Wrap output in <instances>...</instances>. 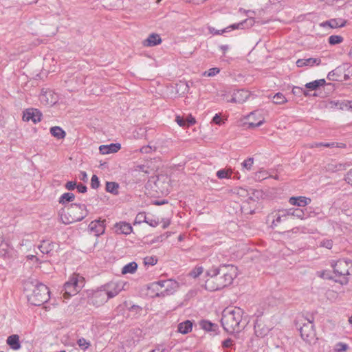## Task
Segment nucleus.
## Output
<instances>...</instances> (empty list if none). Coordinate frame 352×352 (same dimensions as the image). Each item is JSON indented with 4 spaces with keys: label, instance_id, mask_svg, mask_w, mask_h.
<instances>
[{
    "label": "nucleus",
    "instance_id": "obj_1",
    "mask_svg": "<svg viewBox=\"0 0 352 352\" xmlns=\"http://www.w3.org/2000/svg\"><path fill=\"white\" fill-rule=\"evenodd\" d=\"M236 267L232 265H212L206 272L208 278L205 281V289L215 292L230 285L236 276Z\"/></svg>",
    "mask_w": 352,
    "mask_h": 352
},
{
    "label": "nucleus",
    "instance_id": "obj_2",
    "mask_svg": "<svg viewBox=\"0 0 352 352\" xmlns=\"http://www.w3.org/2000/svg\"><path fill=\"white\" fill-rule=\"evenodd\" d=\"M243 310L239 307L224 309L221 324L225 331L230 334L241 331L247 324L243 321Z\"/></svg>",
    "mask_w": 352,
    "mask_h": 352
},
{
    "label": "nucleus",
    "instance_id": "obj_3",
    "mask_svg": "<svg viewBox=\"0 0 352 352\" xmlns=\"http://www.w3.org/2000/svg\"><path fill=\"white\" fill-rule=\"evenodd\" d=\"M25 290H32V294H28V300L32 305L41 306L50 300L48 287L36 280L27 282Z\"/></svg>",
    "mask_w": 352,
    "mask_h": 352
},
{
    "label": "nucleus",
    "instance_id": "obj_4",
    "mask_svg": "<svg viewBox=\"0 0 352 352\" xmlns=\"http://www.w3.org/2000/svg\"><path fill=\"white\" fill-rule=\"evenodd\" d=\"M87 206L82 204H72L67 213L61 216L62 222L68 225L83 220L88 215Z\"/></svg>",
    "mask_w": 352,
    "mask_h": 352
},
{
    "label": "nucleus",
    "instance_id": "obj_5",
    "mask_svg": "<svg viewBox=\"0 0 352 352\" xmlns=\"http://www.w3.org/2000/svg\"><path fill=\"white\" fill-rule=\"evenodd\" d=\"M84 280L82 276L74 274L69 280L64 284L63 288L61 290L63 297L68 299L78 293L84 285Z\"/></svg>",
    "mask_w": 352,
    "mask_h": 352
},
{
    "label": "nucleus",
    "instance_id": "obj_6",
    "mask_svg": "<svg viewBox=\"0 0 352 352\" xmlns=\"http://www.w3.org/2000/svg\"><path fill=\"white\" fill-rule=\"evenodd\" d=\"M302 339L308 344L313 345L317 342L318 338L314 324V317L307 319V323H303L299 329Z\"/></svg>",
    "mask_w": 352,
    "mask_h": 352
},
{
    "label": "nucleus",
    "instance_id": "obj_7",
    "mask_svg": "<svg viewBox=\"0 0 352 352\" xmlns=\"http://www.w3.org/2000/svg\"><path fill=\"white\" fill-rule=\"evenodd\" d=\"M109 299L107 292L100 287L92 293V296L89 298L88 302L89 305L98 307L107 302Z\"/></svg>",
    "mask_w": 352,
    "mask_h": 352
},
{
    "label": "nucleus",
    "instance_id": "obj_8",
    "mask_svg": "<svg viewBox=\"0 0 352 352\" xmlns=\"http://www.w3.org/2000/svg\"><path fill=\"white\" fill-rule=\"evenodd\" d=\"M42 116V113L38 109L28 108L23 112V120L25 122L31 120L36 124L41 122Z\"/></svg>",
    "mask_w": 352,
    "mask_h": 352
},
{
    "label": "nucleus",
    "instance_id": "obj_9",
    "mask_svg": "<svg viewBox=\"0 0 352 352\" xmlns=\"http://www.w3.org/2000/svg\"><path fill=\"white\" fill-rule=\"evenodd\" d=\"M106 219H100L91 221L89 224L88 229L91 232H94L95 236H99L105 232Z\"/></svg>",
    "mask_w": 352,
    "mask_h": 352
},
{
    "label": "nucleus",
    "instance_id": "obj_10",
    "mask_svg": "<svg viewBox=\"0 0 352 352\" xmlns=\"http://www.w3.org/2000/svg\"><path fill=\"white\" fill-rule=\"evenodd\" d=\"M101 288L104 289V291L107 292V295L110 299L118 295L123 289V286L121 285V284L119 283L110 282L104 285H102Z\"/></svg>",
    "mask_w": 352,
    "mask_h": 352
},
{
    "label": "nucleus",
    "instance_id": "obj_11",
    "mask_svg": "<svg viewBox=\"0 0 352 352\" xmlns=\"http://www.w3.org/2000/svg\"><path fill=\"white\" fill-rule=\"evenodd\" d=\"M254 19L253 18L246 19L238 23H234L223 30H221V32H228L230 30H244L245 28H250L252 27L254 24Z\"/></svg>",
    "mask_w": 352,
    "mask_h": 352
},
{
    "label": "nucleus",
    "instance_id": "obj_12",
    "mask_svg": "<svg viewBox=\"0 0 352 352\" xmlns=\"http://www.w3.org/2000/svg\"><path fill=\"white\" fill-rule=\"evenodd\" d=\"M347 23V20L342 18L331 19L329 20L323 21L320 24V26L326 28L329 27L330 28H343Z\"/></svg>",
    "mask_w": 352,
    "mask_h": 352
},
{
    "label": "nucleus",
    "instance_id": "obj_13",
    "mask_svg": "<svg viewBox=\"0 0 352 352\" xmlns=\"http://www.w3.org/2000/svg\"><path fill=\"white\" fill-rule=\"evenodd\" d=\"M199 325L203 330L207 332H211L214 335H217L219 333V325L216 323L212 322L210 320L205 319L201 320L199 322Z\"/></svg>",
    "mask_w": 352,
    "mask_h": 352
},
{
    "label": "nucleus",
    "instance_id": "obj_14",
    "mask_svg": "<svg viewBox=\"0 0 352 352\" xmlns=\"http://www.w3.org/2000/svg\"><path fill=\"white\" fill-rule=\"evenodd\" d=\"M114 230L118 234L128 235L133 231V228L130 223L125 221H120L114 225Z\"/></svg>",
    "mask_w": 352,
    "mask_h": 352
},
{
    "label": "nucleus",
    "instance_id": "obj_15",
    "mask_svg": "<svg viewBox=\"0 0 352 352\" xmlns=\"http://www.w3.org/2000/svg\"><path fill=\"white\" fill-rule=\"evenodd\" d=\"M56 244L50 240H43L41 244L38 245V249L43 254H45L50 256L54 254V248Z\"/></svg>",
    "mask_w": 352,
    "mask_h": 352
},
{
    "label": "nucleus",
    "instance_id": "obj_16",
    "mask_svg": "<svg viewBox=\"0 0 352 352\" xmlns=\"http://www.w3.org/2000/svg\"><path fill=\"white\" fill-rule=\"evenodd\" d=\"M249 96L250 94L248 91L244 89L237 90L233 93L230 102L235 103H243L249 98Z\"/></svg>",
    "mask_w": 352,
    "mask_h": 352
},
{
    "label": "nucleus",
    "instance_id": "obj_17",
    "mask_svg": "<svg viewBox=\"0 0 352 352\" xmlns=\"http://www.w3.org/2000/svg\"><path fill=\"white\" fill-rule=\"evenodd\" d=\"M254 330L255 335L261 338L265 336L270 331V329L265 327L258 318L254 322Z\"/></svg>",
    "mask_w": 352,
    "mask_h": 352
},
{
    "label": "nucleus",
    "instance_id": "obj_18",
    "mask_svg": "<svg viewBox=\"0 0 352 352\" xmlns=\"http://www.w3.org/2000/svg\"><path fill=\"white\" fill-rule=\"evenodd\" d=\"M162 40L160 34L152 33L148 35L147 38L143 41L142 44L145 47H153L162 43Z\"/></svg>",
    "mask_w": 352,
    "mask_h": 352
},
{
    "label": "nucleus",
    "instance_id": "obj_19",
    "mask_svg": "<svg viewBox=\"0 0 352 352\" xmlns=\"http://www.w3.org/2000/svg\"><path fill=\"white\" fill-rule=\"evenodd\" d=\"M121 148L119 143H111L107 145H100L99 147L100 153L102 155L114 153L118 152Z\"/></svg>",
    "mask_w": 352,
    "mask_h": 352
},
{
    "label": "nucleus",
    "instance_id": "obj_20",
    "mask_svg": "<svg viewBox=\"0 0 352 352\" xmlns=\"http://www.w3.org/2000/svg\"><path fill=\"white\" fill-rule=\"evenodd\" d=\"M285 214H283L280 210L277 211H274L269 214L268 218L272 219L271 228L274 229L277 227L281 222L285 220L284 217Z\"/></svg>",
    "mask_w": 352,
    "mask_h": 352
},
{
    "label": "nucleus",
    "instance_id": "obj_21",
    "mask_svg": "<svg viewBox=\"0 0 352 352\" xmlns=\"http://www.w3.org/2000/svg\"><path fill=\"white\" fill-rule=\"evenodd\" d=\"M289 202L294 206L304 207L311 202V199L302 196L292 197L289 198Z\"/></svg>",
    "mask_w": 352,
    "mask_h": 352
},
{
    "label": "nucleus",
    "instance_id": "obj_22",
    "mask_svg": "<svg viewBox=\"0 0 352 352\" xmlns=\"http://www.w3.org/2000/svg\"><path fill=\"white\" fill-rule=\"evenodd\" d=\"M343 265V262H334L333 261L331 263V267L333 269V272L336 274L338 276H347L352 274V265L346 270H344V271H340L338 267H340L341 265Z\"/></svg>",
    "mask_w": 352,
    "mask_h": 352
},
{
    "label": "nucleus",
    "instance_id": "obj_23",
    "mask_svg": "<svg viewBox=\"0 0 352 352\" xmlns=\"http://www.w3.org/2000/svg\"><path fill=\"white\" fill-rule=\"evenodd\" d=\"M194 322L190 320H186L184 322H180L177 325L178 332L182 334H187L192 331Z\"/></svg>",
    "mask_w": 352,
    "mask_h": 352
},
{
    "label": "nucleus",
    "instance_id": "obj_24",
    "mask_svg": "<svg viewBox=\"0 0 352 352\" xmlns=\"http://www.w3.org/2000/svg\"><path fill=\"white\" fill-rule=\"evenodd\" d=\"M6 342L8 346L13 350H19L21 346L19 336L16 334L8 336Z\"/></svg>",
    "mask_w": 352,
    "mask_h": 352
},
{
    "label": "nucleus",
    "instance_id": "obj_25",
    "mask_svg": "<svg viewBox=\"0 0 352 352\" xmlns=\"http://www.w3.org/2000/svg\"><path fill=\"white\" fill-rule=\"evenodd\" d=\"M51 135L58 140L64 139L66 136L65 131L60 126H52L50 129Z\"/></svg>",
    "mask_w": 352,
    "mask_h": 352
},
{
    "label": "nucleus",
    "instance_id": "obj_26",
    "mask_svg": "<svg viewBox=\"0 0 352 352\" xmlns=\"http://www.w3.org/2000/svg\"><path fill=\"white\" fill-rule=\"evenodd\" d=\"M326 85V81L324 79H319L310 82H307L305 87L306 89L316 91L318 90L320 87H322Z\"/></svg>",
    "mask_w": 352,
    "mask_h": 352
},
{
    "label": "nucleus",
    "instance_id": "obj_27",
    "mask_svg": "<svg viewBox=\"0 0 352 352\" xmlns=\"http://www.w3.org/2000/svg\"><path fill=\"white\" fill-rule=\"evenodd\" d=\"M138 269V264L133 261L126 265H125L122 269V274H134Z\"/></svg>",
    "mask_w": 352,
    "mask_h": 352
},
{
    "label": "nucleus",
    "instance_id": "obj_28",
    "mask_svg": "<svg viewBox=\"0 0 352 352\" xmlns=\"http://www.w3.org/2000/svg\"><path fill=\"white\" fill-rule=\"evenodd\" d=\"M106 190L114 195L119 194V184L114 182H106Z\"/></svg>",
    "mask_w": 352,
    "mask_h": 352
},
{
    "label": "nucleus",
    "instance_id": "obj_29",
    "mask_svg": "<svg viewBox=\"0 0 352 352\" xmlns=\"http://www.w3.org/2000/svg\"><path fill=\"white\" fill-rule=\"evenodd\" d=\"M75 195L72 192L63 193L59 198L58 202L62 205H65L74 200Z\"/></svg>",
    "mask_w": 352,
    "mask_h": 352
},
{
    "label": "nucleus",
    "instance_id": "obj_30",
    "mask_svg": "<svg viewBox=\"0 0 352 352\" xmlns=\"http://www.w3.org/2000/svg\"><path fill=\"white\" fill-rule=\"evenodd\" d=\"M170 284H173V282L171 280H159L157 282L153 283L151 284V286L153 287L160 286L161 287H165L164 292L166 294H168V287Z\"/></svg>",
    "mask_w": 352,
    "mask_h": 352
},
{
    "label": "nucleus",
    "instance_id": "obj_31",
    "mask_svg": "<svg viewBox=\"0 0 352 352\" xmlns=\"http://www.w3.org/2000/svg\"><path fill=\"white\" fill-rule=\"evenodd\" d=\"M294 217L300 219H305L309 217L307 208L302 210L300 208L294 209Z\"/></svg>",
    "mask_w": 352,
    "mask_h": 352
},
{
    "label": "nucleus",
    "instance_id": "obj_32",
    "mask_svg": "<svg viewBox=\"0 0 352 352\" xmlns=\"http://www.w3.org/2000/svg\"><path fill=\"white\" fill-rule=\"evenodd\" d=\"M221 346L223 347V349H224L226 350L225 352H230V351L228 350V349H235L234 342L232 339H231L230 338L222 341Z\"/></svg>",
    "mask_w": 352,
    "mask_h": 352
},
{
    "label": "nucleus",
    "instance_id": "obj_33",
    "mask_svg": "<svg viewBox=\"0 0 352 352\" xmlns=\"http://www.w3.org/2000/svg\"><path fill=\"white\" fill-rule=\"evenodd\" d=\"M344 38L340 35H331L328 38V42L331 45L340 44L343 41Z\"/></svg>",
    "mask_w": 352,
    "mask_h": 352
},
{
    "label": "nucleus",
    "instance_id": "obj_34",
    "mask_svg": "<svg viewBox=\"0 0 352 352\" xmlns=\"http://www.w3.org/2000/svg\"><path fill=\"white\" fill-rule=\"evenodd\" d=\"M339 72H341V69H340V67H337L336 69L332 70L330 72H329V74H327V78L329 80H333V81H338V80H340L338 78V77L340 76L338 74Z\"/></svg>",
    "mask_w": 352,
    "mask_h": 352
},
{
    "label": "nucleus",
    "instance_id": "obj_35",
    "mask_svg": "<svg viewBox=\"0 0 352 352\" xmlns=\"http://www.w3.org/2000/svg\"><path fill=\"white\" fill-rule=\"evenodd\" d=\"M273 99H274V103L275 104H284L285 102H287V100L285 97V96L282 94V93H276L274 97H273Z\"/></svg>",
    "mask_w": 352,
    "mask_h": 352
},
{
    "label": "nucleus",
    "instance_id": "obj_36",
    "mask_svg": "<svg viewBox=\"0 0 352 352\" xmlns=\"http://www.w3.org/2000/svg\"><path fill=\"white\" fill-rule=\"evenodd\" d=\"M305 65L313 67L314 65H319L321 63V59L319 58H305Z\"/></svg>",
    "mask_w": 352,
    "mask_h": 352
},
{
    "label": "nucleus",
    "instance_id": "obj_37",
    "mask_svg": "<svg viewBox=\"0 0 352 352\" xmlns=\"http://www.w3.org/2000/svg\"><path fill=\"white\" fill-rule=\"evenodd\" d=\"M204 272V267L202 266L197 265L189 273V276L194 278H197Z\"/></svg>",
    "mask_w": 352,
    "mask_h": 352
},
{
    "label": "nucleus",
    "instance_id": "obj_38",
    "mask_svg": "<svg viewBox=\"0 0 352 352\" xmlns=\"http://www.w3.org/2000/svg\"><path fill=\"white\" fill-rule=\"evenodd\" d=\"M349 348V346L347 344L340 342L335 345L334 350L336 352H344L348 350Z\"/></svg>",
    "mask_w": 352,
    "mask_h": 352
},
{
    "label": "nucleus",
    "instance_id": "obj_39",
    "mask_svg": "<svg viewBox=\"0 0 352 352\" xmlns=\"http://www.w3.org/2000/svg\"><path fill=\"white\" fill-rule=\"evenodd\" d=\"M217 177L219 179L230 178L231 177V173L226 169H221L217 172Z\"/></svg>",
    "mask_w": 352,
    "mask_h": 352
},
{
    "label": "nucleus",
    "instance_id": "obj_40",
    "mask_svg": "<svg viewBox=\"0 0 352 352\" xmlns=\"http://www.w3.org/2000/svg\"><path fill=\"white\" fill-rule=\"evenodd\" d=\"M147 219V217L146 215V213L145 212H139L135 219V224L138 223V224H140L142 222H145L146 223V221Z\"/></svg>",
    "mask_w": 352,
    "mask_h": 352
},
{
    "label": "nucleus",
    "instance_id": "obj_41",
    "mask_svg": "<svg viewBox=\"0 0 352 352\" xmlns=\"http://www.w3.org/2000/svg\"><path fill=\"white\" fill-rule=\"evenodd\" d=\"M219 72H220L219 68L212 67V68H210V69H208V71H206L204 73V76H208V77L214 76L216 74H219Z\"/></svg>",
    "mask_w": 352,
    "mask_h": 352
},
{
    "label": "nucleus",
    "instance_id": "obj_42",
    "mask_svg": "<svg viewBox=\"0 0 352 352\" xmlns=\"http://www.w3.org/2000/svg\"><path fill=\"white\" fill-rule=\"evenodd\" d=\"M341 110L352 111V101L342 100Z\"/></svg>",
    "mask_w": 352,
    "mask_h": 352
},
{
    "label": "nucleus",
    "instance_id": "obj_43",
    "mask_svg": "<svg viewBox=\"0 0 352 352\" xmlns=\"http://www.w3.org/2000/svg\"><path fill=\"white\" fill-rule=\"evenodd\" d=\"M329 105L330 108H336L341 110V107L342 106V100H331L329 102Z\"/></svg>",
    "mask_w": 352,
    "mask_h": 352
},
{
    "label": "nucleus",
    "instance_id": "obj_44",
    "mask_svg": "<svg viewBox=\"0 0 352 352\" xmlns=\"http://www.w3.org/2000/svg\"><path fill=\"white\" fill-rule=\"evenodd\" d=\"M100 186V180L97 175H93L91 179V187L97 189Z\"/></svg>",
    "mask_w": 352,
    "mask_h": 352
},
{
    "label": "nucleus",
    "instance_id": "obj_45",
    "mask_svg": "<svg viewBox=\"0 0 352 352\" xmlns=\"http://www.w3.org/2000/svg\"><path fill=\"white\" fill-rule=\"evenodd\" d=\"M157 259L153 256H146L144 258L145 265H154L157 263Z\"/></svg>",
    "mask_w": 352,
    "mask_h": 352
},
{
    "label": "nucleus",
    "instance_id": "obj_46",
    "mask_svg": "<svg viewBox=\"0 0 352 352\" xmlns=\"http://www.w3.org/2000/svg\"><path fill=\"white\" fill-rule=\"evenodd\" d=\"M77 343H78V346L82 349H84V350L87 349L90 345V343L89 342H87L83 338L78 339Z\"/></svg>",
    "mask_w": 352,
    "mask_h": 352
},
{
    "label": "nucleus",
    "instance_id": "obj_47",
    "mask_svg": "<svg viewBox=\"0 0 352 352\" xmlns=\"http://www.w3.org/2000/svg\"><path fill=\"white\" fill-rule=\"evenodd\" d=\"M319 146L333 148L335 146V144H334V142H330V143L319 142V143L312 144L310 147L314 148V147H319Z\"/></svg>",
    "mask_w": 352,
    "mask_h": 352
},
{
    "label": "nucleus",
    "instance_id": "obj_48",
    "mask_svg": "<svg viewBox=\"0 0 352 352\" xmlns=\"http://www.w3.org/2000/svg\"><path fill=\"white\" fill-rule=\"evenodd\" d=\"M253 163L254 159L252 157H248L247 160L243 161V162L242 163V166L247 170H250Z\"/></svg>",
    "mask_w": 352,
    "mask_h": 352
},
{
    "label": "nucleus",
    "instance_id": "obj_49",
    "mask_svg": "<svg viewBox=\"0 0 352 352\" xmlns=\"http://www.w3.org/2000/svg\"><path fill=\"white\" fill-rule=\"evenodd\" d=\"M295 89H298V91L300 92H302L304 94V96H317V94L316 93L311 94H309L308 90L304 89L298 87H294L293 88V90H292L293 93H295Z\"/></svg>",
    "mask_w": 352,
    "mask_h": 352
},
{
    "label": "nucleus",
    "instance_id": "obj_50",
    "mask_svg": "<svg viewBox=\"0 0 352 352\" xmlns=\"http://www.w3.org/2000/svg\"><path fill=\"white\" fill-rule=\"evenodd\" d=\"M280 212H282L284 215V217L286 218L288 216H294V208L289 209H280Z\"/></svg>",
    "mask_w": 352,
    "mask_h": 352
},
{
    "label": "nucleus",
    "instance_id": "obj_51",
    "mask_svg": "<svg viewBox=\"0 0 352 352\" xmlns=\"http://www.w3.org/2000/svg\"><path fill=\"white\" fill-rule=\"evenodd\" d=\"M76 184L75 181H69L65 184V187L68 190H74L76 188Z\"/></svg>",
    "mask_w": 352,
    "mask_h": 352
},
{
    "label": "nucleus",
    "instance_id": "obj_52",
    "mask_svg": "<svg viewBox=\"0 0 352 352\" xmlns=\"http://www.w3.org/2000/svg\"><path fill=\"white\" fill-rule=\"evenodd\" d=\"M344 179L349 184L352 186V168L347 172Z\"/></svg>",
    "mask_w": 352,
    "mask_h": 352
},
{
    "label": "nucleus",
    "instance_id": "obj_53",
    "mask_svg": "<svg viewBox=\"0 0 352 352\" xmlns=\"http://www.w3.org/2000/svg\"><path fill=\"white\" fill-rule=\"evenodd\" d=\"M212 122L216 124L221 125L222 123V119H221V115L219 113H216L215 116L212 118Z\"/></svg>",
    "mask_w": 352,
    "mask_h": 352
},
{
    "label": "nucleus",
    "instance_id": "obj_54",
    "mask_svg": "<svg viewBox=\"0 0 352 352\" xmlns=\"http://www.w3.org/2000/svg\"><path fill=\"white\" fill-rule=\"evenodd\" d=\"M146 223H148L151 227H156L159 225L158 221L153 219H150L148 217H147Z\"/></svg>",
    "mask_w": 352,
    "mask_h": 352
},
{
    "label": "nucleus",
    "instance_id": "obj_55",
    "mask_svg": "<svg viewBox=\"0 0 352 352\" xmlns=\"http://www.w3.org/2000/svg\"><path fill=\"white\" fill-rule=\"evenodd\" d=\"M186 120V126H192L196 122L195 118H193L191 115L188 116L186 118V120Z\"/></svg>",
    "mask_w": 352,
    "mask_h": 352
},
{
    "label": "nucleus",
    "instance_id": "obj_56",
    "mask_svg": "<svg viewBox=\"0 0 352 352\" xmlns=\"http://www.w3.org/2000/svg\"><path fill=\"white\" fill-rule=\"evenodd\" d=\"M76 188L80 193H85L87 190V186L82 184H76Z\"/></svg>",
    "mask_w": 352,
    "mask_h": 352
},
{
    "label": "nucleus",
    "instance_id": "obj_57",
    "mask_svg": "<svg viewBox=\"0 0 352 352\" xmlns=\"http://www.w3.org/2000/svg\"><path fill=\"white\" fill-rule=\"evenodd\" d=\"M321 245L328 249H331L333 246V241L331 240H324L321 242Z\"/></svg>",
    "mask_w": 352,
    "mask_h": 352
},
{
    "label": "nucleus",
    "instance_id": "obj_58",
    "mask_svg": "<svg viewBox=\"0 0 352 352\" xmlns=\"http://www.w3.org/2000/svg\"><path fill=\"white\" fill-rule=\"evenodd\" d=\"M175 121L180 126H186V120L181 116H176Z\"/></svg>",
    "mask_w": 352,
    "mask_h": 352
},
{
    "label": "nucleus",
    "instance_id": "obj_59",
    "mask_svg": "<svg viewBox=\"0 0 352 352\" xmlns=\"http://www.w3.org/2000/svg\"><path fill=\"white\" fill-rule=\"evenodd\" d=\"M263 123V120L259 121L257 123L250 122V123H248V129H253V128L260 126Z\"/></svg>",
    "mask_w": 352,
    "mask_h": 352
},
{
    "label": "nucleus",
    "instance_id": "obj_60",
    "mask_svg": "<svg viewBox=\"0 0 352 352\" xmlns=\"http://www.w3.org/2000/svg\"><path fill=\"white\" fill-rule=\"evenodd\" d=\"M321 277L328 279V280H332L333 277L329 274V272L323 271L321 274Z\"/></svg>",
    "mask_w": 352,
    "mask_h": 352
},
{
    "label": "nucleus",
    "instance_id": "obj_61",
    "mask_svg": "<svg viewBox=\"0 0 352 352\" xmlns=\"http://www.w3.org/2000/svg\"><path fill=\"white\" fill-rule=\"evenodd\" d=\"M337 262H343V265L344 267L348 266L349 265H352V261L349 258L343 259V260H339Z\"/></svg>",
    "mask_w": 352,
    "mask_h": 352
},
{
    "label": "nucleus",
    "instance_id": "obj_62",
    "mask_svg": "<svg viewBox=\"0 0 352 352\" xmlns=\"http://www.w3.org/2000/svg\"><path fill=\"white\" fill-rule=\"evenodd\" d=\"M209 32H210V33L213 34L214 35H220L223 33V32H221V30H217L214 28H209Z\"/></svg>",
    "mask_w": 352,
    "mask_h": 352
},
{
    "label": "nucleus",
    "instance_id": "obj_63",
    "mask_svg": "<svg viewBox=\"0 0 352 352\" xmlns=\"http://www.w3.org/2000/svg\"><path fill=\"white\" fill-rule=\"evenodd\" d=\"M296 66L298 67H302L306 66L305 58L298 59L296 61Z\"/></svg>",
    "mask_w": 352,
    "mask_h": 352
},
{
    "label": "nucleus",
    "instance_id": "obj_64",
    "mask_svg": "<svg viewBox=\"0 0 352 352\" xmlns=\"http://www.w3.org/2000/svg\"><path fill=\"white\" fill-rule=\"evenodd\" d=\"M80 179L85 182H87V175L86 172H85V171L80 172Z\"/></svg>",
    "mask_w": 352,
    "mask_h": 352
}]
</instances>
